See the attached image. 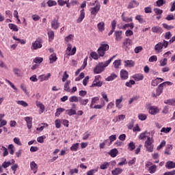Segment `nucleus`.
<instances>
[{
	"label": "nucleus",
	"instance_id": "f257e3e1",
	"mask_svg": "<svg viewBox=\"0 0 175 175\" xmlns=\"http://www.w3.org/2000/svg\"><path fill=\"white\" fill-rule=\"evenodd\" d=\"M116 58V55H113L112 57H111L107 61L105 62V63H99L96 67L94 68V72L95 75H99L100 73H102L103 70H105V68H107V66H109L110 63Z\"/></svg>",
	"mask_w": 175,
	"mask_h": 175
},
{
	"label": "nucleus",
	"instance_id": "f03ea898",
	"mask_svg": "<svg viewBox=\"0 0 175 175\" xmlns=\"http://www.w3.org/2000/svg\"><path fill=\"white\" fill-rule=\"evenodd\" d=\"M167 46H169V42L163 40V42H160L154 46V51L157 54H159V53H162L163 47L167 49Z\"/></svg>",
	"mask_w": 175,
	"mask_h": 175
},
{
	"label": "nucleus",
	"instance_id": "7ed1b4c3",
	"mask_svg": "<svg viewBox=\"0 0 175 175\" xmlns=\"http://www.w3.org/2000/svg\"><path fill=\"white\" fill-rule=\"evenodd\" d=\"M109 49H110V46H109V44L105 42H102L97 50L99 57H105V54H106V51H107Z\"/></svg>",
	"mask_w": 175,
	"mask_h": 175
},
{
	"label": "nucleus",
	"instance_id": "20e7f679",
	"mask_svg": "<svg viewBox=\"0 0 175 175\" xmlns=\"http://www.w3.org/2000/svg\"><path fill=\"white\" fill-rule=\"evenodd\" d=\"M43 47V40L40 38H36V40L31 43V50H39Z\"/></svg>",
	"mask_w": 175,
	"mask_h": 175
},
{
	"label": "nucleus",
	"instance_id": "39448f33",
	"mask_svg": "<svg viewBox=\"0 0 175 175\" xmlns=\"http://www.w3.org/2000/svg\"><path fill=\"white\" fill-rule=\"evenodd\" d=\"M152 143H154V139L151 137H148L146 141L145 142L144 147H146L148 152H152L154 150V145Z\"/></svg>",
	"mask_w": 175,
	"mask_h": 175
},
{
	"label": "nucleus",
	"instance_id": "423d86ee",
	"mask_svg": "<svg viewBox=\"0 0 175 175\" xmlns=\"http://www.w3.org/2000/svg\"><path fill=\"white\" fill-rule=\"evenodd\" d=\"M133 42L132 40L130 38H126L122 42V47L125 50V51H128L129 50H131V47L132 46Z\"/></svg>",
	"mask_w": 175,
	"mask_h": 175
},
{
	"label": "nucleus",
	"instance_id": "0eeeda50",
	"mask_svg": "<svg viewBox=\"0 0 175 175\" xmlns=\"http://www.w3.org/2000/svg\"><path fill=\"white\" fill-rule=\"evenodd\" d=\"M99 10H100V4L98 3L94 7L90 8V13L95 18L98 13H99Z\"/></svg>",
	"mask_w": 175,
	"mask_h": 175
},
{
	"label": "nucleus",
	"instance_id": "6e6552de",
	"mask_svg": "<svg viewBox=\"0 0 175 175\" xmlns=\"http://www.w3.org/2000/svg\"><path fill=\"white\" fill-rule=\"evenodd\" d=\"M66 54L68 55H75L76 54V46L72 49V44L70 43H68L67 44V49L66 51Z\"/></svg>",
	"mask_w": 175,
	"mask_h": 175
},
{
	"label": "nucleus",
	"instance_id": "1a4fd4ad",
	"mask_svg": "<svg viewBox=\"0 0 175 175\" xmlns=\"http://www.w3.org/2000/svg\"><path fill=\"white\" fill-rule=\"evenodd\" d=\"M149 113L155 116L159 113V109L156 106H150L148 107Z\"/></svg>",
	"mask_w": 175,
	"mask_h": 175
},
{
	"label": "nucleus",
	"instance_id": "9d476101",
	"mask_svg": "<svg viewBox=\"0 0 175 175\" xmlns=\"http://www.w3.org/2000/svg\"><path fill=\"white\" fill-rule=\"evenodd\" d=\"M51 28L53 29H58L59 28V22H58V19L54 18L51 22Z\"/></svg>",
	"mask_w": 175,
	"mask_h": 175
},
{
	"label": "nucleus",
	"instance_id": "9b49d317",
	"mask_svg": "<svg viewBox=\"0 0 175 175\" xmlns=\"http://www.w3.org/2000/svg\"><path fill=\"white\" fill-rule=\"evenodd\" d=\"M85 18V12H84V9H82L80 11V15L79 18L77 19V23L78 24H80V23H81Z\"/></svg>",
	"mask_w": 175,
	"mask_h": 175
},
{
	"label": "nucleus",
	"instance_id": "f8f14e48",
	"mask_svg": "<svg viewBox=\"0 0 175 175\" xmlns=\"http://www.w3.org/2000/svg\"><path fill=\"white\" fill-rule=\"evenodd\" d=\"M139 3L138 1L133 0L131 1L129 5H128V9H133L135 8H137L139 6Z\"/></svg>",
	"mask_w": 175,
	"mask_h": 175
},
{
	"label": "nucleus",
	"instance_id": "ddd939ff",
	"mask_svg": "<svg viewBox=\"0 0 175 175\" xmlns=\"http://www.w3.org/2000/svg\"><path fill=\"white\" fill-rule=\"evenodd\" d=\"M50 77H51V73H48L46 75H40L38 77V79L40 80V81H47L50 79Z\"/></svg>",
	"mask_w": 175,
	"mask_h": 175
},
{
	"label": "nucleus",
	"instance_id": "4468645a",
	"mask_svg": "<svg viewBox=\"0 0 175 175\" xmlns=\"http://www.w3.org/2000/svg\"><path fill=\"white\" fill-rule=\"evenodd\" d=\"M123 99L124 98L121 96L120 98L116 100V107H117V109H122V105H121V103H122Z\"/></svg>",
	"mask_w": 175,
	"mask_h": 175
},
{
	"label": "nucleus",
	"instance_id": "2eb2a0df",
	"mask_svg": "<svg viewBox=\"0 0 175 175\" xmlns=\"http://www.w3.org/2000/svg\"><path fill=\"white\" fill-rule=\"evenodd\" d=\"M115 39L116 42H120L122 40V31H117L115 32Z\"/></svg>",
	"mask_w": 175,
	"mask_h": 175
},
{
	"label": "nucleus",
	"instance_id": "dca6fc26",
	"mask_svg": "<svg viewBox=\"0 0 175 175\" xmlns=\"http://www.w3.org/2000/svg\"><path fill=\"white\" fill-rule=\"evenodd\" d=\"M152 32H153L154 33H162V32H163V30L159 26H154L152 27Z\"/></svg>",
	"mask_w": 175,
	"mask_h": 175
},
{
	"label": "nucleus",
	"instance_id": "f3484780",
	"mask_svg": "<svg viewBox=\"0 0 175 175\" xmlns=\"http://www.w3.org/2000/svg\"><path fill=\"white\" fill-rule=\"evenodd\" d=\"M128 77H129L128 71L122 70L120 71V79H122V80H127Z\"/></svg>",
	"mask_w": 175,
	"mask_h": 175
},
{
	"label": "nucleus",
	"instance_id": "a211bd4d",
	"mask_svg": "<svg viewBox=\"0 0 175 175\" xmlns=\"http://www.w3.org/2000/svg\"><path fill=\"white\" fill-rule=\"evenodd\" d=\"M133 79L135 80V81H142L144 79V75L143 74H135L133 75Z\"/></svg>",
	"mask_w": 175,
	"mask_h": 175
},
{
	"label": "nucleus",
	"instance_id": "6ab92c4d",
	"mask_svg": "<svg viewBox=\"0 0 175 175\" xmlns=\"http://www.w3.org/2000/svg\"><path fill=\"white\" fill-rule=\"evenodd\" d=\"M30 167L31 170H32L33 174H36V173L38 172V164H36L35 161H31L30 163Z\"/></svg>",
	"mask_w": 175,
	"mask_h": 175
},
{
	"label": "nucleus",
	"instance_id": "aec40b11",
	"mask_svg": "<svg viewBox=\"0 0 175 175\" xmlns=\"http://www.w3.org/2000/svg\"><path fill=\"white\" fill-rule=\"evenodd\" d=\"M109 155H110L112 158H116V157H117V155H118V150H117V148H113L112 150H111L109 152Z\"/></svg>",
	"mask_w": 175,
	"mask_h": 175
},
{
	"label": "nucleus",
	"instance_id": "412c9836",
	"mask_svg": "<svg viewBox=\"0 0 175 175\" xmlns=\"http://www.w3.org/2000/svg\"><path fill=\"white\" fill-rule=\"evenodd\" d=\"M162 81H163V79L157 78L156 79L152 81L151 85H152L153 87H157L159 83H162Z\"/></svg>",
	"mask_w": 175,
	"mask_h": 175
},
{
	"label": "nucleus",
	"instance_id": "4be33fe9",
	"mask_svg": "<svg viewBox=\"0 0 175 175\" xmlns=\"http://www.w3.org/2000/svg\"><path fill=\"white\" fill-rule=\"evenodd\" d=\"M124 118H126L125 115H119L113 120V122H120V121H124Z\"/></svg>",
	"mask_w": 175,
	"mask_h": 175
},
{
	"label": "nucleus",
	"instance_id": "5701e85b",
	"mask_svg": "<svg viewBox=\"0 0 175 175\" xmlns=\"http://www.w3.org/2000/svg\"><path fill=\"white\" fill-rule=\"evenodd\" d=\"M58 59L55 53L51 54L49 56V64H54Z\"/></svg>",
	"mask_w": 175,
	"mask_h": 175
},
{
	"label": "nucleus",
	"instance_id": "b1692460",
	"mask_svg": "<svg viewBox=\"0 0 175 175\" xmlns=\"http://www.w3.org/2000/svg\"><path fill=\"white\" fill-rule=\"evenodd\" d=\"M97 28L100 32L105 31V22L102 21L98 23Z\"/></svg>",
	"mask_w": 175,
	"mask_h": 175
},
{
	"label": "nucleus",
	"instance_id": "393cba45",
	"mask_svg": "<svg viewBox=\"0 0 175 175\" xmlns=\"http://www.w3.org/2000/svg\"><path fill=\"white\" fill-rule=\"evenodd\" d=\"M79 103L81 106H87V104L90 102L88 98L83 99V98L79 96Z\"/></svg>",
	"mask_w": 175,
	"mask_h": 175
},
{
	"label": "nucleus",
	"instance_id": "a878e982",
	"mask_svg": "<svg viewBox=\"0 0 175 175\" xmlns=\"http://www.w3.org/2000/svg\"><path fill=\"white\" fill-rule=\"evenodd\" d=\"M165 167H167V169H174L175 163L173 161H167L165 163Z\"/></svg>",
	"mask_w": 175,
	"mask_h": 175
},
{
	"label": "nucleus",
	"instance_id": "bb28decb",
	"mask_svg": "<svg viewBox=\"0 0 175 175\" xmlns=\"http://www.w3.org/2000/svg\"><path fill=\"white\" fill-rule=\"evenodd\" d=\"M125 66H129V68H133L135 66V62L133 60H125L124 61Z\"/></svg>",
	"mask_w": 175,
	"mask_h": 175
},
{
	"label": "nucleus",
	"instance_id": "cd10ccee",
	"mask_svg": "<svg viewBox=\"0 0 175 175\" xmlns=\"http://www.w3.org/2000/svg\"><path fill=\"white\" fill-rule=\"evenodd\" d=\"M135 20L139 23V24H144L146 23V20L143 18V16L142 15H137L135 16Z\"/></svg>",
	"mask_w": 175,
	"mask_h": 175
},
{
	"label": "nucleus",
	"instance_id": "c85d7f7f",
	"mask_svg": "<svg viewBox=\"0 0 175 175\" xmlns=\"http://www.w3.org/2000/svg\"><path fill=\"white\" fill-rule=\"evenodd\" d=\"M70 81H66V82L64 84V91L66 92H70Z\"/></svg>",
	"mask_w": 175,
	"mask_h": 175
},
{
	"label": "nucleus",
	"instance_id": "c756f323",
	"mask_svg": "<svg viewBox=\"0 0 175 175\" xmlns=\"http://www.w3.org/2000/svg\"><path fill=\"white\" fill-rule=\"evenodd\" d=\"M8 27L10 29H12L14 32H18V27H17V25L13 24V23H10L8 25Z\"/></svg>",
	"mask_w": 175,
	"mask_h": 175
},
{
	"label": "nucleus",
	"instance_id": "7c9ffc66",
	"mask_svg": "<svg viewBox=\"0 0 175 175\" xmlns=\"http://www.w3.org/2000/svg\"><path fill=\"white\" fill-rule=\"evenodd\" d=\"M164 103L165 105H170V106H175V98L165 100L164 101Z\"/></svg>",
	"mask_w": 175,
	"mask_h": 175
},
{
	"label": "nucleus",
	"instance_id": "2f4dec72",
	"mask_svg": "<svg viewBox=\"0 0 175 175\" xmlns=\"http://www.w3.org/2000/svg\"><path fill=\"white\" fill-rule=\"evenodd\" d=\"M162 92H163V87L162 86L161 84H160L157 88L156 89V94L157 95H161V94H162Z\"/></svg>",
	"mask_w": 175,
	"mask_h": 175
},
{
	"label": "nucleus",
	"instance_id": "473e14b6",
	"mask_svg": "<svg viewBox=\"0 0 175 175\" xmlns=\"http://www.w3.org/2000/svg\"><path fill=\"white\" fill-rule=\"evenodd\" d=\"M148 170L149 171V173H150V174H154V173L157 172V165H152Z\"/></svg>",
	"mask_w": 175,
	"mask_h": 175
},
{
	"label": "nucleus",
	"instance_id": "72a5a7b5",
	"mask_svg": "<svg viewBox=\"0 0 175 175\" xmlns=\"http://www.w3.org/2000/svg\"><path fill=\"white\" fill-rule=\"evenodd\" d=\"M118 76L117 75L112 73L111 74L110 76H109L107 79H106V81H113V80L117 79Z\"/></svg>",
	"mask_w": 175,
	"mask_h": 175
},
{
	"label": "nucleus",
	"instance_id": "f704fd0d",
	"mask_svg": "<svg viewBox=\"0 0 175 175\" xmlns=\"http://www.w3.org/2000/svg\"><path fill=\"white\" fill-rule=\"evenodd\" d=\"M80 97H77V96H72L69 98V101L73 103V102H79Z\"/></svg>",
	"mask_w": 175,
	"mask_h": 175
},
{
	"label": "nucleus",
	"instance_id": "c9c22d12",
	"mask_svg": "<svg viewBox=\"0 0 175 175\" xmlns=\"http://www.w3.org/2000/svg\"><path fill=\"white\" fill-rule=\"evenodd\" d=\"M66 114H68V116H75L77 114L76 111L73 109H67L66 110Z\"/></svg>",
	"mask_w": 175,
	"mask_h": 175
},
{
	"label": "nucleus",
	"instance_id": "e433bc0d",
	"mask_svg": "<svg viewBox=\"0 0 175 175\" xmlns=\"http://www.w3.org/2000/svg\"><path fill=\"white\" fill-rule=\"evenodd\" d=\"M113 175H118L122 173V169L121 168H116L115 170L111 171Z\"/></svg>",
	"mask_w": 175,
	"mask_h": 175
},
{
	"label": "nucleus",
	"instance_id": "4c0bfd02",
	"mask_svg": "<svg viewBox=\"0 0 175 175\" xmlns=\"http://www.w3.org/2000/svg\"><path fill=\"white\" fill-rule=\"evenodd\" d=\"M79 147H80V144L76 143V144H74L70 148V150L71 151H77V150H79Z\"/></svg>",
	"mask_w": 175,
	"mask_h": 175
},
{
	"label": "nucleus",
	"instance_id": "58836bf2",
	"mask_svg": "<svg viewBox=\"0 0 175 175\" xmlns=\"http://www.w3.org/2000/svg\"><path fill=\"white\" fill-rule=\"evenodd\" d=\"M48 36H49V42L54 40V36H55L54 31H48Z\"/></svg>",
	"mask_w": 175,
	"mask_h": 175
},
{
	"label": "nucleus",
	"instance_id": "ea45409f",
	"mask_svg": "<svg viewBox=\"0 0 175 175\" xmlns=\"http://www.w3.org/2000/svg\"><path fill=\"white\" fill-rule=\"evenodd\" d=\"M165 3H166V0H157L156 1V5L158 8H161V6H163V5H165Z\"/></svg>",
	"mask_w": 175,
	"mask_h": 175
},
{
	"label": "nucleus",
	"instance_id": "a19ab883",
	"mask_svg": "<svg viewBox=\"0 0 175 175\" xmlns=\"http://www.w3.org/2000/svg\"><path fill=\"white\" fill-rule=\"evenodd\" d=\"M63 111H65V109H64V108H57L56 109V112L55 113V117H59V116H61V113H63Z\"/></svg>",
	"mask_w": 175,
	"mask_h": 175
},
{
	"label": "nucleus",
	"instance_id": "79ce46f5",
	"mask_svg": "<svg viewBox=\"0 0 175 175\" xmlns=\"http://www.w3.org/2000/svg\"><path fill=\"white\" fill-rule=\"evenodd\" d=\"M121 65V59L115 60L113 62V66L115 69H118Z\"/></svg>",
	"mask_w": 175,
	"mask_h": 175
},
{
	"label": "nucleus",
	"instance_id": "37998d69",
	"mask_svg": "<svg viewBox=\"0 0 175 175\" xmlns=\"http://www.w3.org/2000/svg\"><path fill=\"white\" fill-rule=\"evenodd\" d=\"M136 82L133 80H130L129 81L126 82L125 85L126 87H129V88H132V85H135Z\"/></svg>",
	"mask_w": 175,
	"mask_h": 175
},
{
	"label": "nucleus",
	"instance_id": "c03bdc74",
	"mask_svg": "<svg viewBox=\"0 0 175 175\" xmlns=\"http://www.w3.org/2000/svg\"><path fill=\"white\" fill-rule=\"evenodd\" d=\"M153 12L155 13L157 16H161L162 15V13H163V10L159 8H154Z\"/></svg>",
	"mask_w": 175,
	"mask_h": 175
},
{
	"label": "nucleus",
	"instance_id": "a18cd8bd",
	"mask_svg": "<svg viewBox=\"0 0 175 175\" xmlns=\"http://www.w3.org/2000/svg\"><path fill=\"white\" fill-rule=\"evenodd\" d=\"M138 118L141 121H146V120H147V115L144 113H139L138 115Z\"/></svg>",
	"mask_w": 175,
	"mask_h": 175
},
{
	"label": "nucleus",
	"instance_id": "49530a36",
	"mask_svg": "<svg viewBox=\"0 0 175 175\" xmlns=\"http://www.w3.org/2000/svg\"><path fill=\"white\" fill-rule=\"evenodd\" d=\"M159 62H160L159 66H166V65H167V59L164 58L163 59H161Z\"/></svg>",
	"mask_w": 175,
	"mask_h": 175
},
{
	"label": "nucleus",
	"instance_id": "de8ad7c7",
	"mask_svg": "<svg viewBox=\"0 0 175 175\" xmlns=\"http://www.w3.org/2000/svg\"><path fill=\"white\" fill-rule=\"evenodd\" d=\"M162 26L165 28V29H167V31H170V29H173L174 28V26L169 25L166 23H163Z\"/></svg>",
	"mask_w": 175,
	"mask_h": 175
},
{
	"label": "nucleus",
	"instance_id": "09e8293b",
	"mask_svg": "<svg viewBox=\"0 0 175 175\" xmlns=\"http://www.w3.org/2000/svg\"><path fill=\"white\" fill-rule=\"evenodd\" d=\"M33 62L35 64H42L43 62V57H37L33 60Z\"/></svg>",
	"mask_w": 175,
	"mask_h": 175
},
{
	"label": "nucleus",
	"instance_id": "8fccbe9b",
	"mask_svg": "<svg viewBox=\"0 0 175 175\" xmlns=\"http://www.w3.org/2000/svg\"><path fill=\"white\" fill-rule=\"evenodd\" d=\"M109 166H110V163H109L107 162H105L103 164H102L100 166V169H101V170H105L107 169V167H109Z\"/></svg>",
	"mask_w": 175,
	"mask_h": 175
},
{
	"label": "nucleus",
	"instance_id": "3c124183",
	"mask_svg": "<svg viewBox=\"0 0 175 175\" xmlns=\"http://www.w3.org/2000/svg\"><path fill=\"white\" fill-rule=\"evenodd\" d=\"M8 150L10 151V154L11 155H14V146L13 144H10L8 146Z\"/></svg>",
	"mask_w": 175,
	"mask_h": 175
},
{
	"label": "nucleus",
	"instance_id": "603ef678",
	"mask_svg": "<svg viewBox=\"0 0 175 175\" xmlns=\"http://www.w3.org/2000/svg\"><path fill=\"white\" fill-rule=\"evenodd\" d=\"M1 150L4 151L3 153V157H8V155H9V151H8V148H6V147L2 146Z\"/></svg>",
	"mask_w": 175,
	"mask_h": 175
},
{
	"label": "nucleus",
	"instance_id": "864d4df0",
	"mask_svg": "<svg viewBox=\"0 0 175 175\" xmlns=\"http://www.w3.org/2000/svg\"><path fill=\"white\" fill-rule=\"evenodd\" d=\"M47 5L49 8H51V6H56L57 1H53V0H49L47 1Z\"/></svg>",
	"mask_w": 175,
	"mask_h": 175
},
{
	"label": "nucleus",
	"instance_id": "5fc2aeb1",
	"mask_svg": "<svg viewBox=\"0 0 175 175\" xmlns=\"http://www.w3.org/2000/svg\"><path fill=\"white\" fill-rule=\"evenodd\" d=\"M143 51V46H139L135 48L134 52L135 54H139V53H142Z\"/></svg>",
	"mask_w": 175,
	"mask_h": 175
},
{
	"label": "nucleus",
	"instance_id": "6e6d98bb",
	"mask_svg": "<svg viewBox=\"0 0 175 175\" xmlns=\"http://www.w3.org/2000/svg\"><path fill=\"white\" fill-rule=\"evenodd\" d=\"M36 106H37V107H39L40 109V110H42V113H43V111H44V105L42 103L37 102Z\"/></svg>",
	"mask_w": 175,
	"mask_h": 175
},
{
	"label": "nucleus",
	"instance_id": "4d7b16f0",
	"mask_svg": "<svg viewBox=\"0 0 175 175\" xmlns=\"http://www.w3.org/2000/svg\"><path fill=\"white\" fill-rule=\"evenodd\" d=\"M17 104L20 105L21 106H23V107H27L28 103L24 100H18L17 101Z\"/></svg>",
	"mask_w": 175,
	"mask_h": 175
},
{
	"label": "nucleus",
	"instance_id": "13d9d810",
	"mask_svg": "<svg viewBox=\"0 0 175 175\" xmlns=\"http://www.w3.org/2000/svg\"><path fill=\"white\" fill-rule=\"evenodd\" d=\"M149 62H157L158 61V57L157 55H152L148 59Z\"/></svg>",
	"mask_w": 175,
	"mask_h": 175
},
{
	"label": "nucleus",
	"instance_id": "bf43d9fd",
	"mask_svg": "<svg viewBox=\"0 0 175 175\" xmlns=\"http://www.w3.org/2000/svg\"><path fill=\"white\" fill-rule=\"evenodd\" d=\"M90 57H92L93 59H99V56L98 55V53H96V52H92L90 53Z\"/></svg>",
	"mask_w": 175,
	"mask_h": 175
},
{
	"label": "nucleus",
	"instance_id": "052dcab7",
	"mask_svg": "<svg viewBox=\"0 0 175 175\" xmlns=\"http://www.w3.org/2000/svg\"><path fill=\"white\" fill-rule=\"evenodd\" d=\"M103 85V83L100 81H96V82H93V83L92 84V87H102Z\"/></svg>",
	"mask_w": 175,
	"mask_h": 175
},
{
	"label": "nucleus",
	"instance_id": "680f3d73",
	"mask_svg": "<svg viewBox=\"0 0 175 175\" xmlns=\"http://www.w3.org/2000/svg\"><path fill=\"white\" fill-rule=\"evenodd\" d=\"M68 2H69V0H58L57 1V3L59 5V6H64V5H66V3H68Z\"/></svg>",
	"mask_w": 175,
	"mask_h": 175
},
{
	"label": "nucleus",
	"instance_id": "e2e57ef3",
	"mask_svg": "<svg viewBox=\"0 0 175 175\" xmlns=\"http://www.w3.org/2000/svg\"><path fill=\"white\" fill-rule=\"evenodd\" d=\"M44 139H46V136H44V135L38 137L37 138V142H38V143H44Z\"/></svg>",
	"mask_w": 175,
	"mask_h": 175
},
{
	"label": "nucleus",
	"instance_id": "0e129e2a",
	"mask_svg": "<svg viewBox=\"0 0 175 175\" xmlns=\"http://www.w3.org/2000/svg\"><path fill=\"white\" fill-rule=\"evenodd\" d=\"M55 125L56 128H57V129H59V128H61V120L57 119L55 121Z\"/></svg>",
	"mask_w": 175,
	"mask_h": 175
},
{
	"label": "nucleus",
	"instance_id": "69168bd1",
	"mask_svg": "<svg viewBox=\"0 0 175 175\" xmlns=\"http://www.w3.org/2000/svg\"><path fill=\"white\" fill-rule=\"evenodd\" d=\"M135 147L136 146H135V143L130 142L129 144V150H130V151H133V150H135Z\"/></svg>",
	"mask_w": 175,
	"mask_h": 175
},
{
	"label": "nucleus",
	"instance_id": "338daca9",
	"mask_svg": "<svg viewBox=\"0 0 175 175\" xmlns=\"http://www.w3.org/2000/svg\"><path fill=\"white\" fill-rule=\"evenodd\" d=\"M164 38L165 39H166L167 40H169V39H170V38H172V33L170 31H167L165 33L164 35Z\"/></svg>",
	"mask_w": 175,
	"mask_h": 175
},
{
	"label": "nucleus",
	"instance_id": "774afa93",
	"mask_svg": "<svg viewBox=\"0 0 175 175\" xmlns=\"http://www.w3.org/2000/svg\"><path fill=\"white\" fill-rule=\"evenodd\" d=\"M163 175H175V170L170 172H167L164 173Z\"/></svg>",
	"mask_w": 175,
	"mask_h": 175
}]
</instances>
